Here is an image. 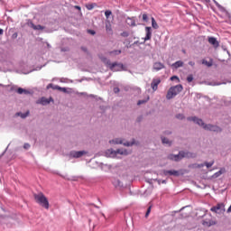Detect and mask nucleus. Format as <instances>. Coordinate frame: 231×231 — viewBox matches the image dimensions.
Returning <instances> with one entry per match:
<instances>
[{
  "instance_id": "nucleus-51",
  "label": "nucleus",
  "mask_w": 231,
  "mask_h": 231,
  "mask_svg": "<svg viewBox=\"0 0 231 231\" xmlns=\"http://www.w3.org/2000/svg\"><path fill=\"white\" fill-rule=\"evenodd\" d=\"M231 212V204H230V207L227 208V214H230Z\"/></svg>"
},
{
  "instance_id": "nucleus-41",
  "label": "nucleus",
  "mask_w": 231,
  "mask_h": 231,
  "mask_svg": "<svg viewBox=\"0 0 231 231\" xmlns=\"http://www.w3.org/2000/svg\"><path fill=\"white\" fill-rule=\"evenodd\" d=\"M30 147H31V145H30V143H25L23 144V149H25L26 151H28V149H30Z\"/></svg>"
},
{
  "instance_id": "nucleus-54",
  "label": "nucleus",
  "mask_w": 231,
  "mask_h": 231,
  "mask_svg": "<svg viewBox=\"0 0 231 231\" xmlns=\"http://www.w3.org/2000/svg\"><path fill=\"white\" fill-rule=\"evenodd\" d=\"M47 47L51 48V45H50V43H47Z\"/></svg>"
},
{
  "instance_id": "nucleus-43",
  "label": "nucleus",
  "mask_w": 231,
  "mask_h": 231,
  "mask_svg": "<svg viewBox=\"0 0 231 231\" xmlns=\"http://www.w3.org/2000/svg\"><path fill=\"white\" fill-rule=\"evenodd\" d=\"M68 180L70 181H77V180H79V177H70Z\"/></svg>"
},
{
  "instance_id": "nucleus-17",
  "label": "nucleus",
  "mask_w": 231,
  "mask_h": 231,
  "mask_svg": "<svg viewBox=\"0 0 231 231\" xmlns=\"http://www.w3.org/2000/svg\"><path fill=\"white\" fill-rule=\"evenodd\" d=\"M112 184L116 189H122L124 187V183H122L120 180L115 178L112 180Z\"/></svg>"
},
{
  "instance_id": "nucleus-53",
  "label": "nucleus",
  "mask_w": 231,
  "mask_h": 231,
  "mask_svg": "<svg viewBox=\"0 0 231 231\" xmlns=\"http://www.w3.org/2000/svg\"><path fill=\"white\" fill-rule=\"evenodd\" d=\"M75 8H76L77 10H80V6H79V5H76Z\"/></svg>"
},
{
  "instance_id": "nucleus-10",
  "label": "nucleus",
  "mask_w": 231,
  "mask_h": 231,
  "mask_svg": "<svg viewBox=\"0 0 231 231\" xmlns=\"http://www.w3.org/2000/svg\"><path fill=\"white\" fill-rule=\"evenodd\" d=\"M211 212H215L216 214H223L225 212V205L217 204L210 208Z\"/></svg>"
},
{
  "instance_id": "nucleus-47",
  "label": "nucleus",
  "mask_w": 231,
  "mask_h": 231,
  "mask_svg": "<svg viewBox=\"0 0 231 231\" xmlns=\"http://www.w3.org/2000/svg\"><path fill=\"white\" fill-rule=\"evenodd\" d=\"M6 151H8V147L1 153L0 158H3V155L6 153Z\"/></svg>"
},
{
  "instance_id": "nucleus-56",
  "label": "nucleus",
  "mask_w": 231,
  "mask_h": 231,
  "mask_svg": "<svg viewBox=\"0 0 231 231\" xmlns=\"http://www.w3.org/2000/svg\"><path fill=\"white\" fill-rule=\"evenodd\" d=\"M216 3V5H217V6H219V4H217V2H215Z\"/></svg>"
},
{
  "instance_id": "nucleus-14",
  "label": "nucleus",
  "mask_w": 231,
  "mask_h": 231,
  "mask_svg": "<svg viewBox=\"0 0 231 231\" xmlns=\"http://www.w3.org/2000/svg\"><path fill=\"white\" fill-rule=\"evenodd\" d=\"M51 102H53V98H46V97H42L39 101L36 102V104H41L42 106H48Z\"/></svg>"
},
{
  "instance_id": "nucleus-7",
  "label": "nucleus",
  "mask_w": 231,
  "mask_h": 231,
  "mask_svg": "<svg viewBox=\"0 0 231 231\" xmlns=\"http://www.w3.org/2000/svg\"><path fill=\"white\" fill-rule=\"evenodd\" d=\"M205 131H211L212 133H223V128L217 125L208 124L204 126Z\"/></svg>"
},
{
  "instance_id": "nucleus-61",
  "label": "nucleus",
  "mask_w": 231,
  "mask_h": 231,
  "mask_svg": "<svg viewBox=\"0 0 231 231\" xmlns=\"http://www.w3.org/2000/svg\"><path fill=\"white\" fill-rule=\"evenodd\" d=\"M229 19H231V16H229Z\"/></svg>"
},
{
  "instance_id": "nucleus-26",
  "label": "nucleus",
  "mask_w": 231,
  "mask_h": 231,
  "mask_svg": "<svg viewBox=\"0 0 231 231\" xmlns=\"http://www.w3.org/2000/svg\"><path fill=\"white\" fill-rule=\"evenodd\" d=\"M152 27L154 30H158V28H160V26H158V23H156V20L154 19V17H152Z\"/></svg>"
},
{
  "instance_id": "nucleus-59",
  "label": "nucleus",
  "mask_w": 231,
  "mask_h": 231,
  "mask_svg": "<svg viewBox=\"0 0 231 231\" xmlns=\"http://www.w3.org/2000/svg\"><path fill=\"white\" fill-rule=\"evenodd\" d=\"M199 167H203V164H200Z\"/></svg>"
},
{
  "instance_id": "nucleus-6",
  "label": "nucleus",
  "mask_w": 231,
  "mask_h": 231,
  "mask_svg": "<svg viewBox=\"0 0 231 231\" xmlns=\"http://www.w3.org/2000/svg\"><path fill=\"white\" fill-rule=\"evenodd\" d=\"M146 36L143 39V42H140L139 41H135L132 45L129 46V48H133V46H136L138 44H145L146 41H151V38L152 37V29L151 27H145Z\"/></svg>"
},
{
  "instance_id": "nucleus-39",
  "label": "nucleus",
  "mask_w": 231,
  "mask_h": 231,
  "mask_svg": "<svg viewBox=\"0 0 231 231\" xmlns=\"http://www.w3.org/2000/svg\"><path fill=\"white\" fill-rule=\"evenodd\" d=\"M121 37H129V32H121Z\"/></svg>"
},
{
  "instance_id": "nucleus-62",
  "label": "nucleus",
  "mask_w": 231,
  "mask_h": 231,
  "mask_svg": "<svg viewBox=\"0 0 231 231\" xmlns=\"http://www.w3.org/2000/svg\"><path fill=\"white\" fill-rule=\"evenodd\" d=\"M0 86H3V84H0Z\"/></svg>"
},
{
  "instance_id": "nucleus-16",
  "label": "nucleus",
  "mask_w": 231,
  "mask_h": 231,
  "mask_svg": "<svg viewBox=\"0 0 231 231\" xmlns=\"http://www.w3.org/2000/svg\"><path fill=\"white\" fill-rule=\"evenodd\" d=\"M50 88H52V89H58L59 91H63V93H66L68 91V89L66 88H62V87H60L58 85L53 87V84H51V83H50L47 86V89H50Z\"/></svg>"
},
{
  "instance_id": "nucleus-18",
  "label": "nucleus",
  "mask_w": 231,
  "mask_h": 231,
  "mask_svg": "<svg viewBox=\"0 0 231 231\" xmlns=\"http://www.w3.org/2000/svg\"><path fill=\"white\" fill-rule=\"evenodd\" d=\"M203 226H213V225H216V221H213L210 218H206L202 220Z\"/></svg>"
},
{
  "instance_id": "nucleus-48",
  "label": "nucleus",
  "mask_w": 231,
  "mask_h": 231,
  "mask_svg": "<svg viewBox=\"0 0 231 231\" xmlns=\"http://www.w3.org/2000/svg\"><path fill=\"white\" fill-rule=\"evenodd\" d=\"M164 134H166V135L172 134V132L171 131H165Z\"/></svg>"
},
{
  "instance_id": "nucleus-37",
  "label": "nucleus",
  "mask_w": 231,
  "mask_h": 231,
  "mask_svg": "<svg viewBox=\"0 0 231 231\" xmlns=\"http://www.w3.org/2000/svg\"><path fill=\"white\" fill-rule=\"evenodd\" d=\"M88 10H93L95 8V4H88L86 5Z\"/></svg>"
},
{
  "instance_id": "nucleus-21",
  "label": "nucleus",
  "mask_w": 231,
  "mask_h": 231,
  "mask_svg": "<svg viewBox=\"0 0 231 231\" xmlns=\"http://www.w3.org/2000/svg\"><path fill=\"white\" fill-rule=\"evenodd\" d=\"M126 23L128 26H132V27L136 26V21L134 20V17H128L126 19Z\"/></svg>"
},
{
  "instance_id": "nucleus-11",
  "label": "nucleus",
  "mask_w": 231,
  "mask_h": 231,
  "mask_svg": "<svg viewBox=\"0 0 231 231\" xmlns=\"http://www.w3.org/2000/svg\"><path fill=\"white\" fill-rule=\"evenodd\" d=\"M84 154H87V152L86 151H71L69 153V156L70 158H82V156H84Z\"/></svg>"
},
{
  "instance_id": "nucleus-40",
  "label": "nucleus",
  "mask_w": 231,
  "mask_h": 231,
  "mask_svg": "<svg viewBox=\"0 0 231 231\" xmlns=\"http://www.w3.org/2000/svg\"><path fill=\"white\" fill-rule=\"evenodd\" d=\"M192 80H194V77L192 75L188 76L187 81L188 82H192Z\"/></svg>"
},
{
  "instance_id": "nucleus-30",
  "label": "nucleus",
  "mask_w": 231,
  "mask_h": 231,
  "mask_svg": "<svg viewBox=\"0 0 231 231\" xmlns=\"http://www.w3.org/2000/svg\"><path fill=\"white\" fill-rule=\"evenodd\" d=\"M26 24H27V26H29L30 28H32V30H34L35 24L33 23V22H32V20H27Z\"/></svg>"
},
{
  "instance_id": "nucleus-23",
  "label": "nucleus",
  "mask_w": 231,
  "mask_h": 231,
  "mask_svg": "<svg viewBox=\"0 0 231 231\" xmlns=\"http://www.w3.org/2000/svg\"><path fill=\"white\" fill-rule=\"evenodd\" d=\"M225 172H226V170H225V168H221L218 171L213 174V178H219V176H221V174H225Z\"/></svg>"
},
{
  "instance_id": "nucleus-9",
  "label": "nucleus",
  "mask_w": 231,
  "mask_h": 231,
  "mask_svg": "<svg viewBox=\"0 0 231 231\" xmlns=\"http://www.w3.org/2000/svg\"><path fill=\"white\" fill-rule=\"evenodd\" d=\"M162 174H164V176H175L178 178V176H182L183 173L176 170H163Z\"/></svg>"
},
{
  "instance_id": "nucleus-13",
  "label": "nucleus",
  "mask_w": 231,
  "mask_h": 231,
  "mask_svg": "<svg viewBox=\"0 0 231 231\" xmlns=\"http://www.w3.org/2000/svg\"><path fill=\"white\" fill-rule=\"evenodd\" d=\"M162 83V79L160 78H154L151 83V88L152 91H158V86Z\"/></svg>"
},
{
  "instance_id": "nucleus-24",
  "label": "nucleus",
  "mask_w": 231,
  "mask_h": 231,
  "mask_svg": "<svg viewBox=\"0 0 231 231\" xmlns=\"http://www.w3.org/2000/svg\"><path fill=\"white\" fill-rule=\"evenodd\" d=\"M162 143L164 144V145H169V147H171L172 145V142H171L169 140V138H166V137H162Z\"/></svg>"
},
{
  "instance_id": "nucleus-27",
  "label": "nucleus",
  "mask_w": 231,
  "mask_h": 231,
  "mask_svg": "<svg viewBox=\"0 0 231 231\" xmlns=\"http://www.w3.org/2000/svg\"><path fill=\"white\" fill-rule=\"evenodd\" d=\"M147 102H149V97H147L146 98L144 99H140L138 102H137V106H142L143 104H147Z\"/></svg>"
},
{
  "instance_id": "nucleus-15",
  "label": "nucleus",
  "mask_w": 231,
  "mask_h": 231,
  "mask_svg": "<svg viewBox=\"0 0 231 231\" xmlns=\"http://www.w3.org/2000/svg\"><path fill=\"white\" fill-rule=\"evenodd\" d=\"M153 69L155 71H160L161 69H165V65L160 61L153 63Z\"/></svg>"
},
{
  "instance_id": "nucleus-28",
  "label": "nucleus",
  "mask_w": 231,
  "mask_h": 231,
  "mask_svg": "<svg viewBox=\"0 0 231 231\" xmlns=\"http://www.w3.org/2000/svg\"><path fill=\"white\" fill-rule=\"evenodd\" d=\"M202 64L205 66H208V68H212L213 62L212 60L208 61L207 60H202Z\"/></svg>"
},
{
  "instance_id": "nucleus-49",
  "label": "nucleus",
  "mask_w": 231,
  "mask_h": 231,
  "mask_svg": "<svg viewBox=\"0 0 231 231\" xmlns=\"http://www.w3.org/2000/svg\"><path fill=\"white\" fill-rule=\"evenodd\" d=\"M195 62L194 61H189V66H195Z\"/></svg>"
},
{
  "instance_id": "nucleus-31",
  "label": "nucleus",
  "mask_w": 231,
  "mask_h": 231,
  "mask_svg": "<svg viewBox=\"0 0 231 231\" xmlns=\"http://www.w3.org/2000/svg\"><path fill=\"white\" fill-rule=\"evenodd\" d=\"M120 53H122V51L120 50L109 51V55H120Z\"/></svg>"
},
{
  "instance_id": "nucleus-20",
  "label": "nucleus",
  "mask_w": 231,
  "mask_h": 231,
  "mask_svg": "<svg viewBox=\"0 0 231 231\" xmlns=\"http://www.w3.org/2000/svg\"><path fill=\"white\" fill-rule=\"evenodd\" d=\"M183 66H184V63L182 60H178L171 64V68L173 69H178V68H183Z\"/></svg>"
},
{
  "instance_id": "nucleus-46",
  "label": "nucleus",
  "mask_w": 231,
  "mask_h": 231,
  "mask_svg": "<svg viewBox=\"0 0 231 231\" xmlns=\"http://www.w3.org/2000/svg\"><path fill=\"white\" fill-rule=\"evenodd\" d=\"M88 33H90V35H95L97 32L93 30H88Z\"/></svg>"
},
{
  "instance_id": "nucleus-12",
  "label": "nucleus",
  "mask_w": 231,
  "mask_h": 231,
  "mask_svg": "<svg viewBox=\"0 0 231 231\" xmlns=\"http://www.w3.org/2000/svg\"><path fill=\"white\" fill-rule=\"evenodd\" d=\"M110 143H115L116 145L123 144L125 147H131V145H133V143H129V142L124 143V140H122L120 138H116V139H114V140L110 141Z\"/></svg>"
},
{
  "instance_id": "nucleus-1",
  "label": "nucleus",
  "mask_w": 231,
  "mask_h": 231,
  "mask_svg": "<svg viewBox=\"0 0 231 231\" xmlns=\"http://www.w3.org/2000/svg\"><path fill=\"white\" fill-rule=\"evenodd\" d=\"M183 91V85L179 84L173 87H171L166 94L167 100H172L174 97L180 95Z\"/></svg>"
},
{
  "instance_id": "nucleus-25",
  "label": "nucleus",
  "mask_w": 231,
  "mask_h": 231,
  "mask_svg": "<svg viewBox=\"0 0 231 231\" xmlns=\"http://www.w3.org/2000/svg\"><path fill=\"white\" fill-rule=\"evenodd\" d=\"M106 32L107 33L113 34V28L111 27V23H106Z\"/></svg>"
},
{
  "instance_id": "nucleus-34",
  "label": "nucleus",
  "mask_w": 231,
  "mask_h": 231,
  "mask_svg": "<svg viewBox=\"0 0 231 231\" xmlns=\"http://www.w3.org/2000/svg\"><path fill=\"white\" fill-rule=\"evenodd\" d=\"M36 31H40V30H44V26L38 24V25H34V29Z\"/></svg>"
},
{
  "instance_id": "nucleus-2",
  "label": "nucleus",
  "mask_w": 231,
  "mask_h": 231,
  "mask_svg": "<svg viewBox=\"0 0 231 231\" xmlns=\"http://www.w3.org/2000/svg\"><path fill=\"white\" fill-rule=\"evenodd\" d=\"M33 198L36 203H38V205H40L41 207H43V208H46L47 210L48 208H50V201H48V198L44 196V193L40 192L38 194H34Z\"/></svg>"
},
{
  "instance_id": "nucleus-50",
  "label": "nucleus",
  "mask_w": 231,
  "mask_h": 231,
  "mask_svg": "<svg viewBox=\"0 0 231 231\" xmlns=\"http://www.w3.org/2000/svg\"><path fill=\"white\" fill-rule=\"evenodd\" d=\"M81 50H82L83 51H88V48H86V47H81Z\"/></svg>"
},
{
  "instance_id": "nucleus-55",
  "label": "nucleus",
  "mask_w": 231,
  "mask_h": 231,
  "mask_svg": "<svg viewBox=\"0 0 231 231\" xmlns=\"http://www.w3.org/2000/svg\"><path fill=\"white\" fill-rule=\"evenodd\" d=\"M205 216H207V213L204 212L203 216L201 217H205Z\"/></svg>"
},
{
  "instance_id": "nucleus-58",
  "label": "nucleus",
  "mask_w": 231,
  "mask_h": 231,
  "mask_svg": "<svg viewBox=\"0 0 231 231\" xmlns=\"http://www.w3.org/2000/svg\"><path fill=\"white\" fill-rule=\"evenodd\" d=\"M142 17V14L139 15V19Z\"/></svg>"
},
{
  "instance_id": "nucleus-3",
  "label": "nucleus",
  "mask_w": 231,
  "mask_h": 231,
  "mask_svg": "<svg viewBox=\"0 0 231 231\" xmlns=\"http://www.w3.org/2000/svg\"><path fill=\"white\" fill-rule=\"evenodd\" d=\"M183 158H190V152L185 151H180L178 154H169L167 156L168 160L171 162H180Z\"/></svg>"
},
{
  "instance_id": "nucleus-33",
  "label": "nucleus",
  "mask_w": 231,
  "mask_h": 231,
  "mask_svg": "<svg viewBox=\"0 0 231 231\" xmlns=\"http://www.w3.org/2000/svg\"><path fill=\"white\" fill-rule=\"evenodd\" d=\"M143 23H149V16L147 15V14H143Z\"/></svg>"
},
{
  "instance_id": "nucleus-44",
  "label": "nucleus",
  "mask_w": 231,
  "mask_h": 231,
  "mask_svg": "<svg viewBox=\"0 0 231 231\" xmlns=\"http://www.w3.org/2000/svg\"><path fill=\"white\" fill-rule=\"evenodd\" d=\"M149 214H151V206L147 208V211H146V214H145V217H148Z\"/></svg>"
},
{
  "instance_id": "nucleus-57",
  "label": "nucleus",
  "mask_w": 231,
  "mask_h": 231,
  "mask_svg": "<svg viewBox=\"0 0 231 231\" xmlns=\"http://www.w3.org/2000/svg\"><path fill=\"white\" fill-rule=\"evenodd\" d=\"M14 37H17V33H14Z\"/></svg>"
},
{
  "instance_id": "nucleus-4",
  "label": "nucleus",
  "mask_w": 231,
  "mask_h": 231,
  "mask_svg": "<svg viewBox=\"0 0 231 231\" xmlns=\"http://www.w3.org/2000/svg\"><path fill=\"white\" fill-rule=\"evenodd\" d=\"M105 154L106 158H116L118 154H121L122 156H127L129 152H127V150H124V149H117L116 151L113 149H108L106 150Z\"/></svg>"
},
{
  "instance_id": "nucleus-22",
  "label": "nucleus",
  "mask_w": 231,
  "mask_h": 231,
  "mask_svg": "<svg viewBox=\"0 0 231 231\" xmlns=\"http://www.w3.org/2000/svg\"><path fill=\"white\" fill-rule=\"evenodd\" d=\"M16 92L18 93V95H30V91L23 88H18Z\"/></svg>"
},
{
  "instance_id": "nucleus-5",
  "label": "nucleus",
  "mask_w": 231,
  "mask_h": 231,
  "mask_svg": "<svg viewBox=\"0 0 231 231\" xmlns=\"http://www.w3.org/2000/svg\"><path fill=\"white\" fill-rule=\"evenodd\" d=\"M101 60L106 66H109L111 71H122V69H124V64L122 63H111V60H107L106 57L101 58Z\"/></svg>"
},
{
  "instance_id": "nucleus-29",
  "label": "nucleus",
  "mask_w": 231,
  "mask_h": 231,
  "mask_svg": "<svg viewBox=\"0 0 231 231\" xmlns=\"http://www.w3.org/2000/svg\"><path fill=\"white\" fill-rule=\"evenodd\" d=\"M17 116H21V118H26L28 116V115H30V112H26V113H21L18 112L16 113Z\"/></svg>"
},
{
  "instance_id": "nucleus-19",
  "label": "nucleus",
  "mask_w": 231,
  "mask_h": 231,
  "mask_svg": "<svg viewBox=\"0 0 231 231\" xmlns=\"http://www.w3.org/2000/svg\"><path fill=\"white\" fill-rule=\"evenodd\" d=\"M208 42L209 44L214 46V48H219V42H217V39H216L215 37H209Z\"/></svg>"
},
{
  "instance_id": "nucleus-8",
  "label": "nucleus",
  "mask_w": 231,
  "mask_h": 231,
  "mask_svg": "<svg viewBox=\"0 0 231 231\" xmlns=\"http://www.w3.org/2000/svg\"><path fill=\"white\" fill-rule=\"evenodd\" d=\"M187 120L188 122H193L194 124H197V125H199L203 129H205V125H207V124L203 122V119L199 118L198 116H189L187 117Z\"/></svg>"
},
{
  "instance_id": "nucleus-38",
  "label": "nucleus",
  "mask_w": 231,
  "mask_h": 231,
  "mask_svg": "<svg viewBox=\"0 0 231 231\" xmlns=\"http://www.w3.org/2000/svg\"><path fill=\"white\" fill-rule=\"evenodd\" d=\"M155 181H157L159 185H162V184L167 183V180H162L156 179Z\"/></svg>"
},
{
  "instance_id": "nucleus-36",
  "label": "nucleus",
  "mask_w": 231,
  "mask_h": 231,
  "mask_svg": "<svg viewBox=\"0 0 231 231\" xmlns=\"http://www.w3.org/2000/svg\"><path fill=\"white\" fill-rule=\"evenodd\" d=\"M204 165L207 166V169H210V167H212V165H214V161H212L210 162H205Z\"/></svg>"
},
{
  "instance_id": "nucleus-35",
  "label": "nucleus",
  "mask_w": 231,
  "mask_h": 231,
  "mask_svg": "<svg viewBox=\"0 0 231 231\" xmlns=\"http://www.w3.org/2000/svg\"><path fill=\"white\" fill-rule=\"evenodd\" d=\"M113 12H111L110 10H106L105 12V15L106 17V19H109V16L112 15Z\"/></svg>"
},
{
  "instance_id": "nucleus-42",
  "label": "nucleus",
  "mask_w": 231,
  "mask_h": 231,
  "mask_svg": "<svg viewBox=\"0 0 231 231\" xmlns=\"http://www.w3.org/2000/svg\"><path fill=\"white\" fill-rule=\"evenodd\" d=\"M171 80H177V82H180V78H178V76H172Z\"/></svg>"
},
{
  "instance_id": "nucleus-32",
  "label": "nucleus",
  "mask_w": 231,
  "mask_h": 231,
  "mask_svg": "<svg viewBox=\"0 0 231 231\" xmlns=\"http://www.w3.org/2000/svg\"><path fill=\"white\" fill-rule=\"evenodd\" d=\"M175 118H177L178 120H184L185 116L183 114H177L175 116Z\"/></svg>"
},
{
  "instance_id": "nucleus-52",
  "label": "nucleus",
  "mask_w": 231,
  "mask_h": 231,
  "mask_svg": "<svg viewBox=\"0 0 231 231\" xmlns=\"http://www.w3.org/2000/svg\"><path fill=\"white\" fill-rule=\"evenodd\" d=\"M3 33H5V31L0 28V35H3Z\"/></svg>"
},
{
  "instance_id": "nucleus-60",
  "label": "nucleus",
  "mask_w": 231,
  "mask_h": 231,
  "mask_svg": "<svg viewBox=\"0 0 231 231\" xmlns=\"http://www.w3.org/2000/svg\"><path fill=\"white\" fill-rule=\"evenodd\" d=\"M96 208H98V206H95Z\"/></svg>"
},
{
  "instance_id": "nucleus-45",
  "label": "nucleus",
  "mask_w": 231,
  "mask_h": 231,
  "mask_svg": "<svg viewBox=\"0 0 231 231\" xmlns=\"http://www.w3.org/2000/svg\"><path fill=\"white\" fill-rule=\"evenodd\" d=\"M114 93H120V88L118 87L114 88Z\"/></svg>"
}]
</instances>
